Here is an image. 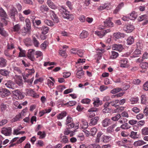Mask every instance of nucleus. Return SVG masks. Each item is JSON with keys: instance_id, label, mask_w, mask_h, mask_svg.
<instances>
[{"instance_id": "nucleus-58", "label": "nucleus", "mask_w": 148, "mask_h": 148, "mask_svg": "<svg viewBox=\"0 0 148 148\" xmlns=\"http://www.w3.org/2000/svg\"><path fill=\"white\" fill-rule=\"evenodd\" d=\"M5 85L9 88H12V82L10 81H8L7 83H6Z\"/></svg>"}, {"instance_id": "nucleus-56", "label": "nucleus", "mask_w": 148, "mask_h": 148, "mask_svg": "<svg viewBox=\"0 0 148 148\" xmlns=\"http://www.w3.org/2000/svg\"><path fill=\"white\" fill-rule=\"evenodd\" d=\"M90 148H101L100 146L98 144H92L90 145Z\"/></svg>"}, {"instance_id": "nucleus-23", "label": "nucleus", "mask_w": 148, "mask_h": 148, "mask_svg": "<svg viewBox=\"0 0 148 148\" xmlns=\"http://www.w3.org/2000/svg\"><path fill=\"white\" fill-rule=\"evenodd\" d=\"M40 29L42 31V34H47L49 30L48 27L45 26H42L40 28Z\"/></svg>"}, {"instance_id": "nucleus-42", "label": "nucleus", "mask_w": 148, "mask_h": 148, "mask_svg": "<svg viewBox=\"0 0 148 148\" xmlns=\"http://www.w3.org/2000/svg\"><path fill=\"white\" fill-rule=\"evenodd\" d=\"M37 134L38 135H40V138H43L45 137L46 134L45 132L43 131L42 132L41 131H39L38 132Z\"/></svg>"}, {"instance_id": "nucleus-51", "label": "nucleus", "mask_w": 148, "mask_h": 148, "mask_svg": "<svg viewBox=\"0 0 148 148\" xmlns=\"http://www.w3.org/2000/svg\"><path fill=\"white\" fill-rule=\"evenodd\" d=\"M72 118L70 116H68L67 117L66 123V125H67L69 123H71L73 121Z\"/></svg>"}, {"instance_id": "nucleus-48", "label": "nucleus", "mask_w": 148, "mask_h": 148, "mask_svg": "<svg viewBox=\"0 0 148 148\" xmlns=\"http://www.w3.org/2000/svg\"><path fill=\"white\" fill-rule=\"evenodd\" d=\"M138 100V97L136 98H131L130 99V101L131 102V103L132 104L136 103Z\"/></svg>"}, {"instance_id": "nucleus-1", "label": "nucleus", "mask_w": 148, "mask_h": 148, "mask_svg": "<svg viewBox=\"0 0 148 148\" xmlns=\"http://www.w3.org/2000/svg\"><path fill=\"white\" fill-rule=\"evenodd\" d=\"M59 10V13L60 15L62 16L64 18L69 19L70 21L73 20L74 18V16L72 14H70L69 12L63 6L60 7Z\"/></svg>"}, {"instance_id": "nucleus-17", "label": "nucleus", "mask_w": 148, "mask_h": 148, "mask_svg": "<svg viewBox=\"0 0 148 148\" xmlns=\"http://www.w3.org/2000/svg\"><path fill=\"white\" fill-rule=\"evenodd\" d=\"M99 119V117L97 116L92 119L89 124V125H95L97 123Z\"/></svg>"}, {"instance_id": "nucleus-61", "label": "nucleus", "mask_w": 148, "mask_h": 148, "mask_svg": "<svg viewBox=\"0 0 148 148\" xmlns=\"http://www.w3.org/2000/svg\"><path fill=\"white\" fill-rule=\"evenodd\" d=\"M26 138V137L25 136L21 137L17 141L16 143L18 144L21 143L25 140Z\"/></svg>"}, {"instance_id": "nucleus-39", "label": "nucleus", "mask_w": 148, "mask_h": 148, "mask_svg": "<svg viewBox=\"0 0 148 148\" xmlns=\"http://www.w3.org/2000/svg\"><path fill=\"white\" fill-rule=\"evenodd\" d=\"M59 53L60 55L64 58H66L67 56V55L66 53L65 50H60Z\"/></svg>"}, {"instance_id": "nucleus-44", "label": "nucleus", "mask_w": 148, "mask_h": 148, "mask_svg": "<svg viewBox=\"0 0 148 148\" xmlns=\"http://www.w3.org/2000/svg\"><path fill=\"white\" fill-rule=\"evenodd\" d=\"M121 117V115L119 114H118L115 116L112 117L111 119L114 121H118Z\"/></svg>"}, {"instance_id": "nucleus-20", "label": "nucleus", "mask_w": 148, "mask_h": 148, "mask_svg": "<svg viewBox=\"0 0 148 148\" xmlns=\"http://www.w3.org/2000/svg\"><path fill=\"white\" fill-rule=\"evenodd\" d=\"M141 54V51L139 49L136 50L131 56L132 58H134L139 56Z\"/></svg>"}, {"instance_id": "nucleus-5", "label": "nucleus", "mask_w": 148, "mask_h": 148, "mask_svg": "<svg viewBox=\"0 0 148 148\" xmlns=\"http://www.w3.org/2000/svg\"><path fill=\"white\" fill-rule=\"evenodd\" d=\"M12 129L10 127L3 128L1 131L2 133L6 136H9L11 134Z\"/></svg>"}, {"instance_id": "nucleus-57", "label": "nucleus", "mask_w": 148, "mask_h": 148, "mask_svg": "<svg viewBox=\"0 0 148 148\" xmlns=\"http://www.w3.org/2000/svg\"><path fill=\"white\" fill-rule=\"evenodd\" d=\"M22 81V77H19L18 79L16 81V83L19 86H21L23 84Z\"/></svg>"}, {"instance_id": "nucleus-62", "label": "nucleus", "mask_w": 148, "mask_h": 148, "mask_svg": "<svg viewBox=\"0 0 148 148\" xmlns=\"http://www.w3.org/2000/svg\"><path fill=\"white\" fill-rule=\"evenodd\" d=\"M117 50L121 52L123 49V48L122 45L121 44H117Z\"/></svg>"}, {"instance_id": "nucleus-41", "label": "nucleus", "mask_w": 148, "mask_h": 148, "mask_svg": "<svg viewBox=\"0 0 148 148\" xmlns=\"http://www.w3.org/2000/svg\"><path fill=\"white\" fill-rule=\"evenodd\" d=\"M48 44V42L47 41H45L40 45V47L42 49H45Z\"/></svg>"}, {"instance_id": "nucleus-40", "label": "nucleus", "mask_w": 148, "mask_h": 148, "mask_svg": "<svg viewBox=\"0 0 148 148\" xmlns=\"http://www.w3.org/2000/svg\"><path fill=\"white\" fill-rule=\"evenodd\" d=\"M0 73L2 75L7 76L8 75L9 73L8 71L5 70H0Z\"/></svg>"}, {"instance_id": "nucleus-11", "label": "nucleus", "mask_w": 148, "mask_h": 148, "mask_svg": "<svg viewBox=\"0 0 148 148\" xmlns=\"http://www.w3.org/2000/svg\"><path fill=\"white\" fill-rule=\"evenodd\" d=\"M34 51L35 50L33 49H29L28 51L27 57L32 61H34L35 59L34 56Z\"/></svg>"}, {"instance_id": "nucleus-55", "label": "nucleus", "mask_w": 148, "mask_h": 148, "mask_svg": "<svg viewBox=\"0 0 148 148\" xmlns=\"http://www.w3.org/2000/svg\"><path fill=\"white\" fill-rule=\"evenodd\" d=\"M140 66L143 69H145L146 67H148V63L146 62H143L140 64Z\"/></svg>"}, {"instance_id": "nucleus-16", "label": "nucleus", "mask_w": 148, "mask_h": 148, "mask_svg": "<svg viewBox=\"0 0 148 148\" xmlns=\"http://www.w3.org/2000/svg\"><path fill=\"white\" fill-rule=\"evenodd\" d=\"M7 60L2 57H0V67H5L7 65Z\"/></svg>"}, {"instance_id": "nucleus-46", "label": "nucleus", "mask_w": 148, "mask_h": 148, "mask_svg": "<svg viewBox=\"0 0 148 148\" xmlns=\"http://www.w3.org/2000/svg\"><path fill=\"white\" fill-rule=\"evenodd\" d=\"M19 130L18 129L14 130L13 134L14 135H18L19 134H23L25 133V131H21L19 132Z\"/></svg>"}, {"instance_id": "nucleus-12", "label": "nucleus", "mask_w": 148, "mask_h": 148, "mask_svg": "<svg viewBox=\"0 0 148 148\" xmlns=\"http://www.w3.org/2000/svg\"><path fill=\"white\" fill-rule=\"evenodd\" d=\"M110 18L107 19L105 21H104V26L105 27H113V23L111 22Z\"/></svg>"}, {"instance_id": "nucleus-2", "label": "nucleus", "mask_w": 148, "mask_h": 148, "mask_svg": "<svg viewBox=\"0 0 148 148\" xmlns=\"http://www.w3.org/2000/svg\"><path fill=\"white\" fill-rule=\"evenodd\" d=\"M103 134L101 132H99L97 133V137L95 140V142L97 143H99L101 138V142L106 143H108L111 139V137L103 135Z\"/></svg>"}, {"instance_id": "nucleus-15", "label": "nucleus", "mask_w": 148, "mask_h": 148, "mask_svg": "<svg viewBox=\"0 0 148 148\" xmlns=\"http://www.w3.org/2000/svg\"><path fill=\"white\" fill-rule=\"evenodd\" d=\"M120 64V66L121 67L125 68L127 67V59H123L119 61Z\"/></svg>"}, {"instance_id": "nucleus-35", "label": "nucleus", "mask_w": 148, "mask_h": 148, "mask_svg": "<svg viewBox=\"0 0 148 148\" xmlns=\"http://www.w3.org/2000/svg\"><path fill=\"white\" fill-rule=\"evenodd\" d=\"M44 22L48 26L52 27L54 25L53 22L50 20L46 19L45 20Z\"/></svg>"}, {"instance_id": "nucleus-37", "label": "nucleus", "mask_w": 148, "mask_h": 148, "mask_svg": "<svg viewBox=\"0 0 148 148\" xmlns=\"http://www.w3.org/2000/svg\"><path fill=\"white\" fill-rule=\"evenodd\" d=\"M21 114L17 115L15 117H14L12 120L13 122H15L20 120V119H22Z\"/></svg>"}, {"instance_id": "nucleus-24", "label": "nucleus", "mask_w": 148, "mask_h": 148, "mask_svg": "<svg viewBox=\"0 0 148 148\" xmlns=\"http://www.w3.org/2000/svg\"><path fill=\"white\" fill-rule=\"evenodd\" d=\"M137 17L136 13L135 11L132 12L130 14L129 16V18L131 20H134L136 19Z\"/></svg>"}, {"instance_id": "nucleus-31", "label": "nucleus", "mask_w": 148, "mask_h": 148, "mask_svg": "<svg viewBox=\"0 0 148 148\" xmlns=\"http://www.w3.org/2000/svg\"><path fill=\"white\" fill-rule=\"evenodd\" d=\"M141 134L142 135H148V127H145L141 130Z\"/></svg>"}, {"instance_id": "nucleus-63", "label": "nucleus", "mask_w": 148, "mask_h": 148, "mask_svg": "<svg viewBox=\"0 0 148 148\" xmlns=\"http://www.w3.org/2000/svg\"><path fill=\"white\" fill-rule=\"evenodd\" d=\"M132 110L136 113H138L140 112L139 109L136 107L133 108L132 109Z\"/></svg>"}, {"instance_id": "nucleus-27", "label": "nucleus", "mask_w": 148, "mask_h": 148, "mask_svg": "<svg viewBox=\"0 0 148 148\" xmlns=\"http://www.w3.org/2000/svg\"><path fill=\"white\" fill-rule=\"evenodd\" d=\"M68 129H70L73 128H75L76 129H77L79 128V124L77 123L76 125H75V123H72L69 124H68Z\"/></svg>"}, {"instance_id": "nucleus-53", "label": "nucleus", "mask_w": 148, "mask_h": 148, "mask_svg": "<svg viewBox=\"0 0 148 148\" xmlns=\"http://www.w3.org/2000/svg\"><path fill=\"white\" fill-rule=\"evenodd\" d=\"M137 133V132H135L134 131H132L131 132L130 135V137L134 139L137 138V137L136 136Z\"/></svg>"}, {"instance_id": "nucleus-7", "label": "nucleus", "mask_w": 148, "mask_h": 148, "mask_svg": "<svg viewBox=\"0 0 148 148\" xmlns=\"http://www.w3.org/2000/svg\"><path fill=\"white\" fill-rule=\"evenodd\" d=\"M51 16L54 22L55 23H58L59 21V19L58 17L55 14L54 12L53 11H50Z\"/></svg>"}, {"instance_id": "nucleus-22", "label": "nucleus", "mask_w": 148, "mask_h": 148, "mask_svg": "<svg viewBox=\"0 0 148 148\" xmlns=\"http://www.w3.org/2000/svg\"><path fill=\"white\" fill-rule=\"evenodd\" d=\"M0 16L6 18H8V15L6 12L1 8H0Z\"/></svg>"}, {"instance_id": "nucleus-8", "label": "nucleus", "mask_w": 148, "mask_h": 148, "mask_svg": "<svg viewBox=\"0 0 148 148\" xmlns=\"http://www.w3.org/2000/svg\"><path fill=\"white\" fill-rule=\"evenodd\" d=\"M10 94L9 90L5 88H3L0 90V94L3 97L8 96Z\"/></svg>"}, {"instance_id": "nucleus-14", "label": "nucleus", "mask_w": 148, "mask_h": 148, "mask_svg": "<svg viewBox=\"0 0 148 148\" xmlns=\"http://www.w3.org/2000/svg\"><path fill=\"white\" fill-rule=\"evenodd\" d=\"M141 21L145 20V21L143 23V25H145L148 23V14L147 15H143L140 16Z\"/></svg>"}, {"instance_id": "nucleus-30", "label": "nucleus", "mask_w": 148, "mask_h": 148, "mask_svg": "<svg viewBox=\"0 0 148 148\" xmlns=\"http://www.w3.org/2000/svg\"><path fill=\"white\" fill-rule=\"evenodd\" d=\"M88 35V32L86 31H83L80 34V36L81 38H86Z\"/></svg>"}, {"instance_id": "nucleus-10", "label": "nucleus", "mask_w": 148, "mask_h": 148, "mask_svg": "<svg viewBox=\"0 0 148 148\" xmlns=\"http://www.w3.org/2000/svg\"><path fill=\"white\" fill-rule=\"evenodd\" d=\"M98 109L96 108H92L88 110V111L90 112V113L89 117L91 118L94 117L95 115V114L93 112L98 111Z\"/></svg>"}, {"instance_id": "nucleus-60", "label": "nucleus", "mask_w": 148, "mask_h": 148, "mask_svg": "<svg viewBox=\"0 0 148 148\" xmlns=\"http://www.w3.org/2000/svg\"><path fill=\"white\" fill-rule=\"evenodd\" d=\"M63 138L62 139L61 142L64 143H66L68 142V139L67 138V136H63Z\"/></svg>"}, {"instance_id": "nucleus-26", "label": "nucleus", "mask_w": 148, "mask_h": 148, "mask_svg": "<svg viewBox=\"0 0 148 148\" xmlns=\"http://www.w3.org/2000/svg\"><path fill=\"white\" fill-rule=\"evenodd\" d=\"M141 97V102L142 103L145 104L147 103L148 98L145 95H142Z\"/></svg>"}, {"instance_id": "nucleus-43", "label": "nucleus", "mask_w": 148, "mask_h": 148, "mask_svg": "<svg viewBox=\"0 0 148 148\" xmlns=\"http://www.w3.org/2000/svg\"><path fill=\"white\" fill-rule=\"evenodd\" d=\"M97 100L95 101L93 103V104L95 106L98 107L99 105L101 103V101L100 102V101L99 98H97Z\"/></svg>"}, {"instance_id": "nucleus-50", "label": "nucleus", "mask_w": 148, "mask_h": 148, "mask_svg": "<svg viewBox=\"0 0 148 148\" xmlns=\"http://www.w3.org/2000/svg\"><path fill=\"white\" fill-rule=\"evenodd\" d=\"M20 29V26L18 24L14 26L13 29L14 31L18 32Z\"/></svg>"}, {"instance_id": "nucleus-47", "label": "nucleus", "mask_w": 148, "mask_h": 148, "mask_svg": "<svg viewBox=\"0 0 148 148\" xmlns=\"http://www.w3.org/2000/svg\"><path fill=\"white\" fill-rule=\"evenodd\" d=\"M120 127L122 129H127L130 128L127 123H125L121 125Z\"/></svg>"}, {"instance_id": "nucleus-6", "label": "nucleus", "mask_w": 148, "mask_h": 148, "mask_svg": "<svg viewBox=\"0 0 148 148\" xmlns=\"http://www.w3.org/2000/svg\"><path fill=\"white\" fill-rule=\"evenodd\" d=\"M134 29V26L132 25H129L125 26L123 27V30L127 33L132 32Z\"/></svg>"}, {"instance_id": "nucleus-49", "label": "nucleus", "mask_w": 148, "mask_h": 148, "mask_svg": "<svg viewBox=\"0 0 148 148\" xmlns=\"http://www.w3.org/2000/svg\"><path fill=\"white\" fill-rule=\"evenodd\" d=\"M0 34L4 36H7V33L3 28H0Z\"/></svg>"}, {"instance_id": "nucleus-18", "label": "nucleus", "mask_w": 148, "mask_h": 148, "mask_svg": "<svg viewBox=\"0 0 148 148\" xmlns=\"http://www.w3.org/2000/svg\"><path fill=\"white\" fill-rule=\"evenodd\" d=\"M39 8L41 12L43 13L45 12H47L49 10V8L45 5H41Z\"/></svg>"}, {"instance_id": "nucleus-54", "label": "nucleus", "mask_w": 148, "mask_h": 148, "mask_svg": "<svg viewBox=\"0 0 148 148\" xmlns=\"http://www.w3.org/2000/svg\"><path fill=\"white\" fill-rule=\"evenodd\" d=\"M84 53V51L82 50H77V54L80 57H82Z\"/></svg>"}, {"instance_id": "nucleus-38", "label": "nucleus", "mask_w": 148, "mask_h": 148, "mask_svg": "<svg viewBox=\"0 0 148 148\" xmlns=\"http://www.w3.org/2000/svg\"><path fill=\"white\" fill-rule=\"evenodd\" d=\"M112 55L111 56V58L112 59L116 58L118 56L119 54L117 52L112 51L111 52Z\"/></svg>"}, {"instance_id": "nucleus-4", "label": "nucleus", "mask_w": 148, "mask_h": 148, "mask_svg": "<svg viewBox=\"0 0 148 148\" xmlns=\"http://www.w3.org/2000/svg\"><path fill=\"white\" fill-rule=\"evenodd\" d=\"M110 29L101 31H96L95 32V34L100 38H102L108 33L110 32Z\"/></svg>"}, {"instance_id": "nucleus-45", "label": "nucleus", "mask_w": 148, "mask_h": 148, "mask_svg": "<svg viewBox=\"0 0 148 148\" xmlns=\"http://www.w3.org/2000/svg\"><path fill=\"white\" fill-rule=\"evenodd\" d=\"M121 90V88H116L112 90L111 91V92L113 94H114L117 93Z\"/></svg>"}, {"instance_id": "nucleus-32", "label": "nucleus", "mask_w": 148, "mask_h": 148, "mask_svg": "<svg viewBox=\"0 0 148 148\" xmlns=\"http://www.w3.org/2000/svg\"><path fill=\"white\" fill-rule=\"evenodd\" d=\"M148 58V53H147L145 52L143 54L142 56V59H140L138 58L137 60V62H142L143 61V60L145 59H147Z\"/></svg>"}, {"instance_id": "nucleus-9", "label": "nucleus", "mask_w": 148, "mask_h": 148, "mask_svg": "<svg viewBox=\"0 0 148 148\" xmlns=\"http://www.w3.org/2000/svg\"><path fill=\"white\" fill-rule=\"evenodd\" d=\"M14 95L16 96L18 99H21L24 97L21 92L18 90H15L12 91Z\"/></svg>"}, {"instance_id": "nucleus-34", "label": "nucleus", "mask_w": 148, "mask_h": 148, "mask_svg": "<svg viewBox=\"0 0 148 148\" xmlns=\"http://www.w3.org/2000/svg\"><path fill=\"white\" fill-rule=\"evenodd\" d=\"M34 45L36 47H38L39 45L38 41L35 37H33L32 39Z\"/></svg>"}, {"instance_id": "nucleus-29", "label": "nucleus", "mask_w": 148, "mask_h": 148, "mask_svg": "<svg viewBox=\"0 0 148 148\" xmlns=\"http://www.w3.org/2000/svg\"><path fill=\"white\" fill-rule=\"evenodd\" d=\"M76 103V102L75 101H70L67 103L63 104L65 106H74Z\"/></svg>"}, {"instance_id": "nucleus-36", "label": "nucleus", "mask_w": 148, "mask_h": 148, "mask_svg": "<svg viewBox=\"0 0 148 148\" xmlns=\"http://www.w3.org/2000/svg\"><path fill=\"white\" fill-rule=\"evenodd\" d=\"M28 92L31 94V95L34 97H38V95L36 93H35L34 91L31 89L28 90Z\"/></svg>"}, {"instance_id": "nucleus-3", "label": "nucleus", "mask_w": 148, "mask_h": 148, "mask_svg": "<svg viewBox=\"0 0 148 148\" xmlns=\"http://www.w3.org/2000/svg\"><path fill=\"white\" fill-rule=\"evenodd\" d=\"M8 15L9 17L12 19L13 21L16 20V18L17 16L18 12L16 9L14 7H12L9 12Z\"/></svg>"}, {"instance_id": "nucleus-33", "label": "nucleus", "mask_w": 148, "mask_h": 148, "mask_svg": "<svg viewBox=\"0 0 148 148\" xmlns=\"http://www.w3.org/2000/svg\"><path fill=\"white\" fill-rule=\"evenodd\" d=\"M47 3L49 6L52 9H55L56 8V6L51 1L48 0L47 1Z\"/></svg>"}, {"instance_id": "nucleus-28", "label": "nucleus", "mask_w": 148, "mask_h": 148, "mask_svg": "<svg viewBox=\"0 0 148 148\" xmlns=\"http://www.w3.org/2000/svg\"><path fill=\"white\" fill-rule=\"evenodd\" d=\"M127 41V44L128 45H130L134 42V39L133 36H130L128 38Z\"/></svg>"}, {"instance_id": "nucleus-13", "label": "nucleus", "mask_w": 148, "mask_h": 148, "mask_svg": "<svg viewBox=\"0 0 148 148\" xmlns=\"http://www.w3.org/2000/svg\"><path fill=\"white\" fill-rule=\"evenodd\" d=\"M79 69L77 70L76 76L77 78H80L84 75V72L83 71L82 68H79Z\"/></svg>"}, {"instance_id": "nucleus-64", "label": "nucleus", "mask_w": 148, "mask_h": 148, "mask_svg": "<svg viewBox=\"0 0 148 148\" xmlns=\"http://www.w3.org/2000/svg\"><path fill=\"white\" fill-rule=\"evenodd\" d=\"M143 89L146 91L148 90V81L146 82L143 85Z\"/></svg>"}, {"instance_id": "nucleus-19", "label": "nucleus", "mask_w": 148, "mask_h": 148, "mask_svg": "<svg viewBox=\"0 0 148 148\" xmlns=\"http://www.w3.org/2000/svg\"><path fill=\"white\" fill-rule=\"evenodd\" d=\"M146 143L143 140H139L134 142L133 145L135 147H137L141 146Z\"/></svg>"}, {"instance_id": "nucleus-21", "label": "nucleus", "mask_w": 148, "mask_h": 148, "mask_svg": "<svg viewBox=\"0 0 148 148\" xmlns=\"http://www.w3.org/2000/svg\"><path fill=\"white\" fill-rule=\"evenodd\" d=\"M110 119L108 118H106L102 121L103 126L106 127L108 126L110 124Z\"/></svg>"}, {"instance_id": "nucleus-25", "label": "nucleus", "mask_w": 148, "mask_h": 148, "mask_svg": "<svg viewBox=\"0 0 148 148\" xmlns=\"http://www.w3.org/2000/svg\"><path fill=\"white\" fill-rule=\"evenodd\" d=\"M26 26L27 31H29L31 29V26L30 21L29 19L26 18L25 19Z\"/></svg>"}, {"instance_id": "nucleus-52", "label": "nucleus", "mask_w": 148, "mask_h": 148, "mask_svg": "<svg viewBox=\"0 0 148 148\" xmlns=\"http://www.w3.org/2000/svg\"><path fill=\"white\" fill-rule=\"evenodd\" d=\"M97 130L95 127H93L91 129L90 132H91L90 135L92 136H93L96 133Z\"/></svg>"}, {"instance_id": "nucleus-59", "label": "nucleus", "mask_w": 148, "mask_h": 148, "mask_svg": "<svg viewBox=\"0 0 148 148\" xmlns=\"http://www.w3.org/2000/svg\"><path fill=\"white\" fill-rule=\"evenodd\" d=\"M90 101V100L88 98L84 99L82 100L81 102L83 103L89 104Z\"/></svg>"}]
</instances>
